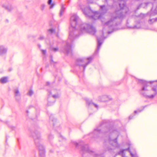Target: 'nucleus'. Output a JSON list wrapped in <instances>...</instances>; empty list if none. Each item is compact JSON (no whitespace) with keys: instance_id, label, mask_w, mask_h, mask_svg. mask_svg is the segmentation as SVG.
I'll return each mask as SVG.
<instances>
[{"instance_id":"79ce46f5","label":"nucleus","mask_w":157,"mask_h":157,"mask_svg":"<svg viewBox=\"0 0 157 157\" xmlns=\"http://www.w3.org/2000/svg\"><path fill=\"white\" fill-rule=\"evenodd\" d=\"M26 113H28V110L26 111Z\"/></svg>"},{"instance_id":"ddd939ff","label":"nucleus","mask_w":157,"mask_h":157,"mask_svg":"<svg viewBox=\"0 0 157 157\" xmlns=\"http://www.w3.org/2000/svg\"><path fill=\"white\" fill-rule=\"evenodd\" d=\"M14 96L15 100L19 101L21 99V94L18 88H16L14 90Z\"/></svg>"},{"instance_id":"393cba45","label":"nucleus","mask_w":157,"mask_h":157,"mask_svg":"<svg viewBox=\"0 0 157 157\" xmlns=\"http://www.w3.org/2000/svg\"><path fill=\"white\" fill-rule=\"evenodd\" d=\"M157 21V20H148V22L149 24H152L153 23Z\"/></svg>"},{"instance_id":"c756f323","label":"nucleus","mask_w":157,"mask_h":157,"mask_svg":"<svg viewBox=\"0 0 157 157\" xmlns=\"http://www.w3.org/2000/svg\"><path fill=\"white\" fill-rule=\"evenodd\" d=\"M41 51L42 54L45 55L46 54V50H41Z\"/></svg>"},{"instance_id":"f704fd0d","label":"nucleus","mask_w":157,"mask_h":157,"mask_svg":"<svg viewBox=\"0 0 157 157\" xmlns=\"http://www.w3.org/2000/svg\"><path fill=\"white\" fill-rule=\"evenodd\" d=\"M12 70V68H10L9 69V71H11Z\"/></svg>"},{"instance_id":"58836bf2","label":"nucleus","mask_w":157,"mask_h":157,"mask_svg":"<svg viewBox=\"0 0 157 157\" xmlns=\"http://www.w3.org/2000/svg\"><path fill=\"white\" fill-rule=\"evenodd\" d=\"M128 145H129L130 146L131 145V144L130 143V142H129V143H128Z\"/></svg>"},{"instance_id":"9d476101","label":"nucleus","mask_w":157,"mask_h":157,"mask_svg":"<svg viewBox=\"0 0 157 157\" xmlns=\"http://www.w3.org/2000/svg\"><path fill=\"white\" fill-rule=\"evenodd\" d=\"M120 9L116 12L117 16L116 17V19L123 18L127 14L128 11V9L126 6L125 4L123 3L119 4Z\"/></svg>"},{"instance_id":"412c9836","label":"nucleus","mask_w":157,"mask_h":157,"mask_svg":"<svg viewBox=\"0 0 157 157\" xmlns=\"http://www.w3.org/2000/svg\"><path fill=\"white\" fill-rule=\"evenodd\" d=\"M48 33L50 34H53L55 33V30L53 29H49L48 31Z\"/></svg>"},{"instance_id":"4c0bfd02","label":"nucleus","mask_w":157,"mask_h":157,"mask_svg":"<svg viewBox=\"0 0 157 157\" xmlns=\"http://www.w3.org/2000/svg\"><path fill=\"white\" fill-rule=\"evenodd\" d=\"M55 78L56 79L58 78L57 76H55Z\"/></svg>"},{"instance_id":"473e14b6","label":"nucleus","mask_w":157,"mask_h":157,"mask_svg":"<svg viewBox=\"0 0 157 157\" xmlns=\"http://www.w3.org/2000/svg\"><path fill=\"white\" fill-rule=\"evenodd\" d=\"M52 2V0H48V4L49 5H51Z\"/></svg>"},{"instance_id":"37998d69","label":"nucleus","mask_w":157,"mask_h":157,"mask_svg":"<svg viewBox=\"0 0 157 157\" xmlns=\"http://www.w3.org/2000/svg\"><path fill=\"white\" fill-rule=\"evenodd\" d=\"M155 20H157V18H155Z\"/></svg>"},{"instance_id":"aec40b11","label":"nucleus","mask_w":157,"mask_h":157,"mask_svg":"<svg viewBox=\"0 0 157 157\" xmlns=\"http://www.w3.org/2000/svg\"><path fill=\"white\" fill-rule=\"evenodd\" d=\"M100 10L103 12H105L106 11L105 6H100Z\"/></svg>"},{"instance_id":"7ed1b4c3","label":"nucleus","mask_w":157,"mask_h":157,"mask_svg":"<svg viewBox=\"0 0 157 157\" xmlns=\"http://www.w3.org/2000/svg\"><path fill=\"white\" fill-rule=\"evenodd\" d=\"M103 134L108 136V139L105 140V143H109L110 145L106 147V150L110 152H113L115 148L119 146L117 141L119 132L110 125L108 121L104 120L89 136L91 138H96Z\"/></svg>"},{"instance_id":"1a4fd4ad","label":"nucleus","mask_w":157,"mask_h":157,"mask_svg":"<svg viewBox=\"0 0 157 157\" xmlns=\"http://www.w3.org/2000/svg\"><path fill=\"white\" fill-rule=\"evenodd\" d=\"M49 121L50 124H52L53 128L59 133L58 137L59 138V141H61L65 140V138L61 135L59 132L60 131L61 128L59 126H57L56 127V124L58 126L59 124L56 122V120L54 118L53 115L51 114L49 116Z\"/></svg>"},{"instance_id":"bb28decb","label":"nucleus","mask_w":157,"mask_h":157,"mask_svg":"<svg viewBox=\"0 0 157 157\" xmlns=\"http://www.w3.org/2000/svg\"><path fill=\"white\" fill-rule=\"evenodd\" d=\"M146 16V14L141 13L139 17L142 18H144Z\"/></svg>"},{"instance_id":"a878e982","label":"nucleus","mask_w":157,"mask_h":157,"mask_svg":"<svg viewBox=\"0 0 157 157\" xmlns=\"http://www.w3.org/2000/svg\"><path fill=\"white\" fill-rule=\"evenodd\" d=\"M45 6L44 4H42L41 5V6L40 7V10L42 11L44 9Z\"/></svg>"},{"instance_id":"6ab92c4d","label":"nucleus","mask_w":157,"mask_h":157,"mask_svg":"<svg viewBox=\"0 0 157 157\" xmlns=\"http://www.w3.org/2000/svg\"><path fill=\"white\" fill-rule=\"evenodd\" d=\"M65 10V8L63 6H62L61 9L60 10V13H59V16H62L63 13L64 12Z\"/></svg>"},{"instance_id":"a19ab883","label":"nucleus","mask_w":157,"mask_h":157,"mask_svg":"<svg viewBox=\"0 0 157 157\" xmlns=\"http://www.w3.org/2000/svg\"><path fill=\"white\" fill-rule=\"evenodd\" d=\"M58 80L59 81H60L61 80V79H60V78H59L58 79Z\"/></svg>"},{"instance_id":"7c9ffc66","label":"nucleus","mask_w":157,"mask_h":157,"mask_svg":"<svg viewBox=\"0 0 157 157\" xmlns=\"http://www.w3.org/2000/svg\"><path fill=\"white\" fill-rule=\"evenodd\" d=\"M50 63L51 64H52L53 63H54V62L53 61L52 59V56H50Z\"/></svg>"},{"instance_id":"39448f33","label":"nucleus","mask_w":157,"mask_h":157,"mask_svg":"<svg viewBox=\"0 0 157 157\" xmlns=\"http://www.w3.org/2000/svg\"><path fill=\"white\" fill-rule=\"evenodd\" d=\"M138 83L142 85L141 89L140 90V93L146 98L153 99L157 94V90L156 87H153L151 89V91H153V94L150 95H147L145 92L148 90V87L149 86L148 85L149 83H152V82H147L146 81L141 79H138Z\"/></svg>"},{"instance_id":"c9c22d12","label":"nucleus","mask_w":157,"mask_h":157,"mask_svg":"<svg viewBox=\"0 0 157 157\" xmlns=\"http://www.w3.org/2000/svg\"><path fill=\"white\" fill-rule=\"evenodd\" d=\"M38 47H39V48H40V47H41V45H40V44H38Z\"/></svg>"},{"instance_id":"423d86ee","label":"nucleus","mask_w":157,"mask_h":157,"mask_svg":"<svg viewBox=\"0 0 157 157\" xmlns=\"http://www.w3.org/2000/svg\"><path fill=\"white\" fill-rule=\"evenodd\" d=\"M40 129L38 131H36L33 135L36 147L38 149L40 157H44L45 150L44 147L41 144V139L40 135Z\"/></svg>"},{"instance_id":"a18cd8bd","label":"nucleus","mask_w":157,"mask_h":157,"mask_svg":"<svg viewBox=\"0 0 157 157\" xmlns=\"http://www.w3.org/2000/svg\"><path fill=\"white\" fill-rule=\"evenodd\" d=\"M32 107V106H29L30 107Z\"/></svg>"},{"instance_id":"cd10ccee","label":"nucleus","mask_w":157,"mask_h":157,"mask_svg":"<svg viewBox=\"0 0 157 157\" xmlns=\"http://www.w3.org/2000/svg\"><path fill=\"white\" fill-rule=\"evenodd\" d=\"M5 8L8 10L9 11H10L12 9V8L11 7H9V6H5Z\"/></svg>"},{"instance_id":"ea45409f","label":"nucleus","mask_w":157,"mask_h":157,"mask_svg":"<svg viewBox=\"0 0 157 157\" xmlns=\"http://www.w3.org/2000/svg\"><path fill=\"white\" fill-rule=\"evenodd\" d=\"M6 141H7V136H6Z\"/></svg>"},{"instance_id":"b1692460","label":"nucleus","mask_w":157,"mask_h":157,"mask_svg":"<svg viewBox=\"0 0 157 157\" xmlns=\"http://www.w3.org/2000/svg\"><path fill=\"white\" fill-rule=\"evenodd\" d=\"M52 50L54 52H56L58 51L59 49L58 47L56 48H52Z\"/></svg>"},{"instance_id":"2eb2a0df","label":"nucleus","mask_w":157,"mask_h":157,"mask_svg":"<svg viewBox=\"0 0 157 157\" xmlns=\"http://www.w3.org/2000/svg\"><path fill=\"white\" fill-rule=\"evenodd\" d=\"M111 99L107 95H104L100 99V101L102 102H106Z\"/></svg>"},{"instance_id":"4468645a","label":"nucleus","mask_w":157,"mask_h":157,"mask_svg":"<svg viewBox=\"0 0 157 157\" xmlns=\"http://www.w3.org/2000/svg\"><path fill=\"white\" fill-rule=\"evenodd\" d=\"M86 104L88 105L89 106H94L97 109L98 108V105L96 104L93 103L91 100H90L88 99L86 100Z\"/></svg>"},{"instance_id":"f257e3e1","label":"nucleus","mask_w":157,"mask_h":157,"mask_svg":"<svg viewBox=\"0 0 157 157\" xmlns=\"http://www.w3.org/2000/svg\"><path fill=\"white\" fill-rule=\"evenodd\" d=\"M101 21L102 26V35L97 37L98 45L96 54L98 53L103 41L107 37L104 36L105 34H110L114 31L124 29L126 27L129 29H149L144 20H127L125 26L123 24L122 20Z\"/></svg>"},{"instance_id":"e433bc0d","label":"nucleus","mask_w":157,"mask_h":157,"mask_svg":"<svg viewBox=\"0 0 157 157\" xmlns=\"http://www.w3.org/2000/svg\"><path fill=\"white\" fill-rule=\"evenodd\" d=\"M49 84V83L48 82H47L46 83V85H48Z\"/></svg>"},{"instance_id":"5701e85b","label":"nucleus","mask_w":157,"mask_h":157,"mask_svg":"<svg viewBox=\"0 0 157 157\" xmlns=\"http://www.w3.org/2000/svg\"><path fill=\"white\" fill-rule=\"evenodd\" d=\"M33 94V91L30 90L28 93H27V94L28 95L30 96H31Z\"/></svg>"},{"instance_id":"f03ea898","label":"nucleus","mask_w":157,"mask_h":157,"mask_svg":"<svg viewBox=\"0 0 157 157\" xmlns=\"http://www.w3.org/2000/svg\"><path fill=\"white\" fill-rule=\"evenodd\" d=\"M81 23V20H71L68 39L66 46L62 47L60 50L61 52L66 55H72V48L74 40L85 33L94 35L96 32V28L93 23H83L79 25Z\"/></svg>"},{"instance_id":"f8f14e48","label":"nucleus","mask_w":157,"mask_h":157,"mask_svg":"<svg viewBox=\"0 0 157 157\" xmlns=\"http://www.w3.org/2000/svg\"><path fill=\"white\" fill-rule=\"evenodd\" d=\"M8 48L3 45H0V56L2 57L6 55Z\"/></svg>"},{"instance_id":"c85d7f7f","label":"nucleus","mask_w":157,"mask_h":157,"mask_svg":"<svg viewBox=\"0 0 157 157\" xmlns=\"http://www.w3.org/2000/svg\"><path fill=\"white\" fill-rule=\"evenodd\" d=\"M135 115V114H133L132 115H130L129 117H128V119L129 120H131V119H133V118L134 116Z\"/></svg>"},{"instance_id":"f3484780","label":"nucleus","mask_w":157,"mask_h":157,"mask_svg":"<svg viewBox=\"0 0 157 157\" xmlns=\"http://www.w3.org/2000/svg\"><path fill=\"white\" fill-rule=\"evenodd\" d=\"M79 17L75 13H72L71 15V20H78Z\"/></svg>"},{"instance_id":"6e6552de","label":"nucleus","mask_w":157,"mask_h":157,"mask_svg":"<svg viewBox=\"0 0 157 157\" xmlns=\"http://www.w3.org/2000/svg\"><path fill=\"white\" fill-rule=\"evenodd\" d=\"M92 59V57H89L86 59H79L77 60L76 64L79 66L80 69H82L83 71L84 72L86 67L91 63Z\"/></svg>"},{"instance_id":"c03bdc74","label":"nucleus","mask_w":157,"mask_h":157,"mask_svg":"<svg viewBox=\"0 0 157 157\" xmlns=\"http://www.w3.org/2000/svg\"><path fill=\"white\" fill-rule=\"evenodd\" d=\"M50 152H52V150H50Z\"/></svg>"},{"instance_id":"72a5a7b5","label":"nucleus","mask_w":157,"mask_h":157,"mask_svg":"<svg viewBox=\"0 0 157 157\" xmlns=\"http://www.w3.org/2000/svg\"><path fill=\"white\" fill-rule=\"evenodd\" d=\"M54 6V4H51V6L50 7V9H52Z\"/></svg>"},{"instance_id":"0eeeda50","label":"nucleus","mask_w":157,"mask_h":157,"mask_svg":"<svg viewBox=\"0 0 157 157\" xmlns=\"http://www.w3.org/2000/svg\"><path fill=\"white\" fill-rule=\"evenodd\" d=\"M48 105L50 106L52 105L55 102V99L59 97L58 91L52 89L51 90H48Z\"/></svg>"},{"instance_id":"20e7f679","label":"nucleus","mask_w":157,"mask_h":157,"mask_svg":"<svg viewBox=\"0 0 157 157\" xmlns=\"http://www.w3.org/2000/svg\"><path fill=\"white\" fill-rule=\"evenodd\" d=\"M76 147L80 149V152L82 155V157H85V155L88 154L94 157H104L103 156L98 154L96 151L90 150L88 144H84L83 142H79L78 143L75 141L72 142Z\"/></svg>"},{"instance_id":"9b49d317","label":"nucleus","mask_w":157,"mask_h":157,"mask_svg":"<svg viewBox=\"0 0 157 157\" xmlns=\"http://www.w3.org/2000/svg\"><path fill=\"white\" fill-rule=\"evenodd\" d=\"M82 10L86 16H89V13L90 12H92L93 13V15L92 16V17L94 20H97L100 19L101 18V13L98 12L93 11L91 10L89 6L86 7Z\"/></svg>"},{"instance_id":"dca6fc26","label":"nucleus","mask_w":157,"mask_h":157,"mask_svg":"<svg viewBox=\"0 0 157 157\" xmlns=\"http://www.w3.org/2000/svg\"><path fill=\"white\" fill-rule=\"evenodd\" d=\"M8 82V78L7 77H4L0 79V82L2 84H5Z\"/></svg>"},{"instance_id":"4be33fe9","label":"nucleus","mask_w":157,"mask_h":157,"mask_svg":"<svg viewBox=\"0 0 157 157\" xmlns=\"http://www.w3.org/2000/svg\"><path fill=\"white\" fill-rule=\"evenodd\" d=\"M54 138V136L53 135L50 134L48 136V139L49 141H51Z\"/></svg>"},{"instance_id":"2f4dec72","label":"nucleus","mask_w":157,"mask_h":157,"mask_svg":"<svg viewBox=\"0 0 157 157\" xmlns=\"http://www.w3.org/2000/svg\"><path fill=\"white\" fill-rule=\"evenodd\" d=\"M44 37L43 36H40L38 38V39L40 40H42L44 39Z\"/></svg>"},{"instance_id":"a211bd4d","label":"nucleus","mask_w":157,"mask_h":157,"mask_svg":"<svg viewBox=\"0 0 157 157\" xmlns=\"http://www.w3.org/2000/svg\"><path fill=\"white\" fill-rule=\"evenodd\" d=\"M148 105H145L143 107V108L142 109H138L137 110H135L134 111V113L135 114H137L138 113H140Z\"/></svg>"}]
</instances>
